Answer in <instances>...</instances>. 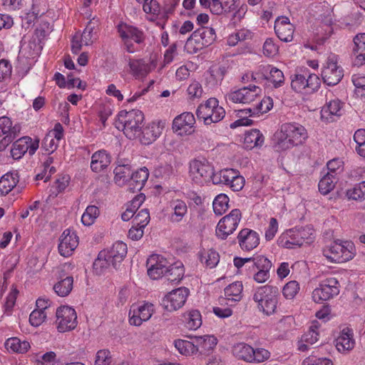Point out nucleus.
<instances>
[{
  "label": "nucleus",
  "mask_w": 365,
  "mask_h": 365,
  "mask_svg": "<svg viewBox=\"0 0 365 365\" xmlns=\"http://www.w3.org/2000/svg\"><path fill=\"white\" fill-rule=\"evenodd\" d=\"M356 345L354 330L349 327L344 328V351H351Z\"/></svg>",
  "instance_id": "e2e57ef3"
},
{
  "label": "nucleus",
  "mask_w": 365,
  "mask_h": 365,
  "mask_svg": "<svg viewBox=\"0 0 365 365\" xmlns=\"http://www.w3.org/2000/svg\"><path fill=\"white\" fill-rule=\"evenodd\" d=\"M265 71H269V76L267 79L272 82L274 88H279L284 85V76L281 70L272 66L267 65Z\"/></svg>",
  "instance_id": "8fccbe9b"
},
{
  "label": "nucleus",
  "mask_w": 365,
  "mask_h": 365,
  "mask_svg": "<svg viewBox=\"0 0 365 365\" xmlns=\"http://www.w3.org/2000/svg\"><path fill=\"white\" fill-rule=\"evenodd\" d=\"M291 88L296 93L311 94L320 87L321 81L317 75L306 67L297 68L291 76Z\"/></svg>",
  "instance_id": "7ed1b4c3"
},
{
  "label": "nucleus",
  "mask_w": 365,
  "mask_h": 365,
  "mask_svg": "<svg viewBox=\"0 0 365 365\" xmlns=\"http://www.w3.org/2000/svg\"><path fill=\"white\" fill-rule=\"evenodd\" d=\"M73 278L72 277H66V278L58 282L54 286L55 292L60 297H66L70 294L73 289Z\"/></svg>",
  "instance_id": "09e8293b"
},
{
  "label": "nucleus",
  "mask_w": 365,
  "mask_h": 365,
  "mask_svg": "<svg viewBox=\"0 0 365 365\" xmlns=\"http://www.w3.org/2000/svg\"><path fill=\"white\" fill-rule=\"evenodd\" d=\"M339 292V282L335 277H329L314 289L312 299L316 303H321L337 295Z\"/></svg>",
  "instance_id": "9b49d317"
},
{
  "label": "nucleus",
  "mask_w": 365,
  "mask_h": 365,
  "mask_svg": "<svg viewBox=\"0 0 365 365\" xmlns=\"http://www.w3.org/2000/svg\"><path fill=\"white\" fill-rule=\"evenodd\" d=\"M16 128L12 125V121L6 116L0 117V150H4L16 137Z\"/></svg>",
  "instance_id": "b1692460"
},
{
  "label": "nucleus",
  "mask_w": 365,
  "mask_h": 365,
  "mask_svg": "<svg viewBox=\"0 0 365 365\" xmlns=\"http://www.w3.org/2000/svg\"><path fill=\"white\" fill-rule=\"evenodd\" d=\"M97 33L94 31V26L89 22L82 34L76 33L71 41V50L73 53H78L82 46L91 45L97 39Z\"/></svg>",
  "instance_id": "f3484780"
},
{
  "label": "nucleus",
  "mask_w": 365,
  "mask_h": 365,
  "mask_svg": "<svg viewBox=\"0 0 365 365\" xmlns=\"http://www.w3.org/2000/svg\"><path fill=\"white\" fill-rule=\"evenodd\" d=\"M63 137V128L60 123H56L54 128L48 132L42 142V148L48 155L53 153L58 147L59 141Z\"/></svg>",
  "instance_id": "412c9836"
},
{
  "label": "nucleus",
  "mask_w": 365,
  "mask_h": 365,
  "mask_svg": "<svg viewBox=\"0 0 365 365\" xmlns=\"http://www.w3.org/2000/svg\"><path fill=\"white\" fill-rule=\"evenodd\" d=\"M195 118L190 112H185L176 116L173 121V130L179 135H190L194 131Z\"/></svg>",
  "instance_id": "a211bd4d"
},
{
  "label": "nucleus",
  "mask_w": 365,
  "mask_h": 365,
  "mask_svg": "<svg viewBox=\"0 0 365 365\" xmlns=\"http://www.w3.org/2000/svg\"><path fill=\"white\" fill-rule=\"evenodd\" d=\"M111 163V156L105 150L95 152L91 156V168L95 173H100L107 168Z\"/></svg>",
  "instance_id": "c85d7f7f"
},
{
  "label": "nucleus",
  "mask_w": 365,
  "mask_h": 365,
  "mask_svg": "<svg viewBox=\"0 0 365 365\" xmlns=\"http://www.w3.org/2000/svg\"><path fill=\"white\" fill-rule=\"evenodd\" d=\"M264 141V137L257 129H252L245 134L244 143L247 148L252 149L261 147Z\"/></svg>",
  "instance_id": "4c0bfd02"
},
{
  "label": "nucleus",
  "mask_w": 365,
  "mask_h": 365,
  "mask_svg": "<svg viewBox=\"0 0 365 365\" xmlns=\"http://www.w3.org/2000/svg\"><path fill=\"white\" fill-rule=\"evenodd\" d=\"M155 312L152 303L144 302L141 305H133L129 312V322L131 325L140 326L149 320Z\"/></svg>",
  "instance_id": "2eb2a0df"
},
{
  "label": "nucleus",
  "mask_w": 365,
  "mask_h": 365,
  "mask_svg": "<svg viewBox=\"0 0 365 365\" xmlns=\"http://www.w3.org/2000/svg\"><path fill=\"white\" fill-rule=\"evenodd\" d=\"M320 324L317 321H314L312 323L309 330L302 335V338L303 341H305L310 345L314 344L319 340V329Z\"/></svg>",
  "instance_id": "864d4df0"
},
{
  "label": "nucleus",
  "mask_w": 365,
  "mask_h": 365,
  "mask_svg": "<svg viewBox=\"0 0 365 365\" xmlns=\"http://www.w3.org/2000/svg\"><path fill=\"white\" fill-rule=\"evenodd\" d=\"M200 260L202 264L210 269L217 266L220 261V255L215 250L211 249L204 250L200 254Z\"/></svg>",
  "instance_id": "a18cd8bd"
},
{
  "label": "nucleus",
  "mask_w": 365,
  "mask_h": 365,
  "mask_svg": "<svg viewBox=\"0 0 365 365\" xmlns=\"http://www.w3.org/2000/svg\"><path fill=\"white\" fill-rule=\"evenodd\" d=\"M117 29L126 51L130 53H135L137 50L131 41L138 44L143 43L145 40L143 31L137 27L125 23L119 24Z\"/></svg>",
  "instance_id": "6e6552de"
},
{
  "label": "nucleus",
  "mask_w": 365,
  "mask_h": 365,
  "mask_svg": "<svg viewBox=\"0 0 365 365\" xmlns=\"http://www.w3.org/2000/svg\"><path fill=\"white\" fill-rule=\"evenodd\" d=\"M274 148L277 151H284L303 145L308 138L307 129L301 124L292 122L281 125L275 134Z\"/></svg>",
  "instance_id": "f257e3e1"
},
{
  "label": "nucleus",
  "mask_w": 365,
  "mask_h": 365,
  "mask_svg": "<svg viewBox=\"0 0 365 365\" xmlns=\"http://www.w3.org/2000/svg\"><path fill=\"white\" fill-rule=\"evenodd\" d=\"M354 140L356 144L355 148L356 153L365 158V129L357 130L354 135Z\"/></svg>",
  "instance_id": "13d9d810"
},
{
  "label": "nucleus",
  "mask_w": 365,
  "mask_h": 365,
  "mask_svg": "<svg viewBox=\"0 0 365 365\" xmlns=\"http://www.w3.org/2000/svg\"><path fill=\"white\" fill-rule=\"evenodd\" d=\"M278 289L271 285L258 287L254 291L253 300L258 302H263L266 299L277 296Z\"/></svg>",
  "instance_id": "e433bc0d"
},
{
  "label": "nucleus",
  "mask_w": 365,
  "mask_h": 365,
  "mask_svg": "<svg viewBox=\"0 0 365 365\" xmlns=\"http://www.w3.org/2000/svg\"><path fill=\"white\" fill-rule=\"evenodd\" d=\"M216 39V34L214 29L207 26H202L195 30L188 38L187 43H195L198 48L211 45Z\"/></svg>",
  "instance_id": "6ab92c4d"
},
{
  "label": "nucleus",
  "mask_w": 365,
  "mask_h": 365,
  "mask_svg": "<svg viewBox=\"0 0 365 365\" xmlns=\"http://www.w3.org/2000/svg\"><path fill=\"white\" fill-rule=\"evenodd\" d=\"M128 252L127 245L121 241L115 242L110 250L105 251L111 265L117 269L123 261Z\"/></svg>",
  "instance_id": "a878e982"
},
{
  "label": "nucleus",
  "mask_w": 365,
  "mask_h": 365,
  "mask_svg": "<svg viewBox=\"0 0 365 365\" xmlns=\"http://www.w3.org/2000/svg\"><path fill=\"white\" fill-rule=\"evenodd\" d=\"M123 59L125 63V71L137 80L146 78L156 68L158 61L156 54L151 55L148 60L133 58L128 55H124Z\"/></svg>",
  "instance_id": "20e7f679"
},
{
  "label": "nucleus",
  "mask_w": 365,
  "mask_h": 365,
  "mask_svg": "<svg viewBox=\"0 0 365 365\" xmlns=\"http://www.w3.org/2000/svg\"><path fill=\"white\" fill-rule=\"evenodd\" d=\"M78 245V237L75 232L66 230L60 237L58 251L63 257L71 256Z\"/></svg>",
  "instance_id": "4be33fe9"
},
{
  "label": "nucleus",
  "mask_w": 365,
  "mask_h": 365,
  "mask_svg": "<svg viewBox=\"0 0 365 365\" xmlns=\"http://www.w3.org/2000/svg\"><path fill=\"white\" fill-rule=\"evenodd\" d=\"M19 175L16 172L7 173L0 178V194L6 195L11 192L18 183Z\"/></svg>",
  "instance_id": "72a5a7b5"
},
{
  "label": "nucleus",
  "mask_w": 365,
  "mask_h": 365,
  "mask_svg": "<svg viewBox=\"0 0 365 365\" xmlns=\"http://www.w3.org/2000/svg\"><path fill=\"white\" fill-rule=\"evenodd\" d=\"M342 241L337 240L324 249L323 255L331 262L339 263L342 259Z\"/></svg>",
  "instance_id": "473e14b6"
},
{
  "label": "nucleus",
  "mask_w": 365,
  "mask_h": 365,
  "mask_svg": "<svg viewBox=\"0 0 365 365\" xmlns=\"http://www.w3.org/2000/svg\"><path fill=\"white\" fill-rule=\"evenodd\" d=\"M112 362L110 352L108 349H101L96 353L95 365H110Z\"/></svg>",
  "instance_id": "774afa93"
},
{
  "label": "nucleus",
  "mask_w": 365,
  "mask_h": 365,
  "mask_svg": "<svg viewBox=\"0 0 365 365\" xmlns=\"http://www.w3.org/2000/svg\"><path fill=\"white\" fill-rule=\"evenodd\" d=\"M168 261L159 255H152L147 260L148 274L153 279L165 276L169 265Z\"/></svg>",
  "instance_id": "aec40b11"
},
{
  "label": "nucleus",
  "mask_w": 365,
  "mask_h": 365,
  "mask_svg": "<svg viewBox=\"0 0 365 365\" xmlns=\"http://www.w3.org/2000/svg\"><path fill=\"white\" fill-rule=\"evenodd\" d=\"M163 127L159 123H152L142 129L141 135L138 137L141 143L149 145L155 141L161 135Z\"/></svg>",
  "instance_id": "7c9ffc66"
},
{
  "label": "nucleus",
  "mask_w": 365,
  "mask_h": 365,
  "mask_svg": "<svg viewBox=\"0 0 365 365\" xmlns=\"http://www.w3.org/2000/svg\"><path fill=\"white\" fill-rule=\"evenodd\" d=\"M311 230L309 227L291 229L280 236L279 245L287 249L301 247L305 242L312 240Z\"/></svg>",
  "instance_id": "0eeeda50"
},
{
  "label": "nucleus",
  "mask_w": 365,
  "mask_h": 365,
  "mask_svg": "<svg viewBox=\"0 0 365 365\" xmlns=\"http://www.w3.org/2000/svg\"><path fill=\"white\" fill-rule=\"evenodd\" d=\"M277 304V296L272 297L269 299H266L263 302H258L257 307L260 311L267 315L273 314Z\"/></svg>",
  "instance_id": "bf43d9fd"
},
{
  "label": "nucleus",
  "mask_w": 365,
  "mask_h": 365,
  "mask_svg": "<svg viewBox=\"0 0 365 365\" xmlns=\"http://www.w3.org/2000/svg\"><path fill=\"white\" fill-rule=\"evenodd\" d=\"M274 31L281 41L290 42L293 39L294 26L287 17H281L275 21Z\"/></svg>",
  "instance_id": "393cba45"
},
{
  "label": "nucleus",
  "mask_w": 365,
  "mask_h": 365,
  "mask_svg": "<svg viewBox=\"0 0 365 365\" xmlns=\"http://www.w3.org/2000/svg\"><path fill=\"white\" fill-rule=\"evenodd\" d=\"M174 344L175 347L182 355L192 356L197 353L195 339L193 341L184 339H177L175 341Z\"/></svg>",
  "instance_id": "c03bdc74"
},
{
  "label": "nucleus",
  "mask_w": 365,
  "mask_h": 365,
  "mask_svg": "<svg viewBox=\"0 0 365 365\" xmlns=\"http://www.w3.org/2000/svg\"><path fill=\"white\" fill-rule=\"evenodd\" d=\"M195 346L200 355H207L217 343V338L211 335L195 336Z\"/></svg>",
  "instance_id": "c756f323"
},
{
  "label": "nucleus",
  "mask_w": 365,
  "mask_h": 365,
  "mask_svg": "<svg viewBox=\"0 0 365 365\" xmlns=\"http://www.w3.org/2000/svg\"><path fill=\"white\" fill-rule=\"evenodd\" d=\"M170 207L173 212L170 215V220L172 222H180L187 213V206L182 200H173L170 202Z\"/></svg>",
  "instance_id": "c9c22d12"
},
{
  "label": "nucleus",
  "mask_w": 365,
  "mask_h": 365,
  "mask_svg": "<svg viewBox=\"0 0 365 365\" xmlns=\"http://www.w3.org/2000/svg\"><path fill=\"white\" fill-rule=\"evenodd\" d=\"M57 329L66 332L74 329L77 326V315L74 309L68 306H61L56 309Z\"/></svg>",
  "instance_id": "f8f14e48"
},
{
  "label": "nucleus",
  "mask_w": 365,
  "mask_h": 365,
  "mask_svg": "<svg viewBox=\"0 0 365 365\" xmlns=\"http://www.w3.org/2000/svg\"><path fill=\"white\" fill-rule=\"evenodd\" d=\"M349 199L363 201L365 200V180L356 184L352 188L346 190Z\"/></svg>",
  "instance_id": "603ef678"
},
{
  "label": "nucleus",
  "mask_w": 365,
  "mask_h": 365,
  "mask_svg": "<svg viewBox=\"0 0 365 365\" xmlns=\"http://www.w3.org/2000/svg\"><path fill=\"white\" fill-rule=\"evenodd\" d=\"M270 269L267 267L265 269L245 270L248 279H252L259 284L266 282L270 277Z\"/></svg>",
  "instance_id": "3c124183"
},
{
  "label": "nucleus",
  "mask_w": 365,
  "mask_h": 365,
  "mask_svg": "<svg viewBox=\"0 0 365 365\" xmlns=\"http://www.w3.org/2000/svg\"><path fill=\"white\" fill-rule=\"evenodd\" d=\"M28 140L30 141L29 136H25L18 139L13 143L11 150V155L14 159L19 160L21 158L26 152H28Z\"/></svg>",
  "instance_id": "79ce46f5"
},
{
  "label": "nucleus",
  "mask_w": 365,
  "mask_h": 365,
  "mask_svg": "<svg viewBox=\"0 0 365 365\" xmlns=\"http://www.w3.org/2000/svg\"><path fill=\"white\" fill-rule=\"evenodd\" d=\"M241 211L239 209H234L228 215L223 217L216 227V236L219 239L225 240L236 230L241 220Z\"/></svg>",
  "instance_id": "1a4fd4ad"
},
{
  "label": "nucleus",
  "mask_w": 365,
  "mask_h": 365,
  "mask_svg": "<svg viewBox=\"0 0 365 365\" xmlns=\"http://www.w3.org/2000/svg\"><path fill=\"white\" fill-rule=\"evenodd\" d=\"M215 175L212 165L205 158H194L189 163V176L193 182L203 185Z\"/></svg>",
  "instance_id": "423d86ee"
},
{
  "label": "nucleus",
  "mask_w": 365,
  "mask_h": 365,
  "mask_svg": "<svg viewBox=\"0 0 365 365\" xmlns=\"http://www.w3.org/2000/svg\"><path fill=\"white\" fill-rule=\"evenodd\" d=\"M351 81L355 86L356 94L360 97H365V75L361 73L354 74Z\"/></svg>",
  "instance_id": "680f3d73"
},
{
  "label": "nucleus",
  "mask_w": 365,
  "mask_h": 365,
  "mask_svg": "<svg viewBox=\"0 0 365 365\" xmlns=\"http://www.w3.org/2000/svg\"><path fill=\"white\" fill-rule=\"evenodd\" d=\"M107 258L105 250L99 252L97 259L93 262V269L98 274L102 273L111 264V262Z\"/></svg>",
  "instance_id": "052dcab7"
},
{
  "label": "nucleus",
  "mask_w": 365,
  "mask_h": 365,
  "mask_svg": "<svg viewBox=\"0 0 365 365\" xmlns=\"http://www.w3.org/2000/svg\"><path fill=\"white\" fill-rule=\"evenodd\" d=\"M149 177L148 170L144 167L135 172H131L128 182V188L132 192L140 191L147 182Z\"/></svg>",
  "instance_id": "cd10ccee"
},
{
  "label": "nucleus",
  "mask_w": 365,
  "mask_h": 365,
  "mask_svg": "<svg viewBox=\"0 0 365 365\" xmlns=\"http://www.w3.org/2000/svg\"><path fill=\"white\" fill-rule=\"evenodd\" d=\"M338 57L334 54L330 55L327 61L326 66L322 71L324 83L329 86L338 84L342 78L341 71L337 66Z\"/></svg>",
  "instance_id": "4468645a"
},
{
  "label": "nucleus",
  "mask_w": 365,
  "mask_h": 365,
  "mask_svg": "<svg viewBox=\"0 0 365 365\" xmlns=\"http://www.w3.org/2000/svg\"><path fill=\"white\" fill-rule=\"evenodd\" d=\"M233 264L240 272H242L244 269H265L266 267L268 269H271L272 267V262L262 255H255L252 257H235L233 259Z\"/></svg>",
  "instance_id": "9d476101"
},
{
  "label": "nucleus",
  "mask_w": 365,
  "mask_h": 365,
  "mask_svg": "<svg viewBox=\"0 0 365 365\" xmlns=\"http://www.w3.org/2000/svg\"><path fill=\"white\" fill-rule=\"evenodd\" d=\"M99 215V209L96 205H89L82 215L81 222L86 226L93 225Z\"/></svg>",
  "instance_id": "4d7b16f0"
},
{
  "label": "nucleus",
  "mask_w": 365,
  "mask_h": 365,
  "mask_svg": "<svg viewBox=\"0 0 365 365\" xmlns=\"http://www.w3.org/2000/svg\"><path fill=\"white\" fill-rule=\"evenodd\" d=\"M252 349L253 348L251 346L245 343H238L233 346L232 353L239 359L247 362H252Z\"/></svg>",
  "instance_id": "37998d69"
},
{
  "label": "nucleus",
  "mask_w": 365,
  "mask_h": 365,
  "mask_svg": "<svg viewBox=\"0 0 365 365\" xmlns=\"http://www.w3.org/2000/svg\"><path fill=\"white\" fill-rule=\"evenodd\" d=\"M341 115L339 100H333L321 110V119L326 123L338 120Z\"/></svg>",
  "instance_id": "bb28decb"
},
{
  "label": "nucleus",
  "mask_w": 365,
  "mask_h": 365,
  "mask_svg": "<svg viewBox=\"0 0 365 365\" xmlns=\"http://www.w3.org/2000/svg\"><path fill=\"white\" fill-rule=\"evenodd\" d=\"M341 166V161L339 158H334L331 160H329L327 164V170L328 172L327 173L329 175H331V177H339L341 175L342 173V168Z\"/></svg>",
  "instance_id": "69168bd1"
},
{
  "label": "nucleus",
  "mask_w": 365,
  "mask_h": 365,
  "mask_svg": "<svg viewBox=\"0 0 365 365\" xmlns=\"http://www.w3.org/2000/svg\"><path fill=\"white\" fill-rule=\"evenodd\" d=\"M4 346L9 352L17 354H24L31 348L29 341H21L18 337H11L6 339Z\"/></svg>",
  "instance_id": "f704fd0d"
},
{
  "label": "nucleus",
  "mask_w": 365,
  "mask_h": 365,
  "mask_svg": "<svg viewBox=\"0 0 365 365\" xmlns=\"http://www.w3.org/2000/svg\"><path fill=\"white\" fill-rule=\"evenodd\" d=\"M189 294V289L185 287L173 289L163 298L161 305L168 312L175 311L185 304Z\"/></svg>",
  "instance_id": "ddd939ff"
},
{
  "label": "nucleus",
  "mask_w": 365,
  "mask_h": 365,
  "mask_svg": "<svg viewBox=\"0 0 365 365\" xmlns=\"http://www.w3.org/2000/svg\"><path fill=\"white\" fill-rule=\"evenodd\" d=\"M185 326L190 330H196L202 324L201 314L197 310H191L183 314Z\"/></svg>",
  "instance_id": "ea45409f"
},
{
  "label": "nucleus",
  "mask_w": 365,
  "mask_h": 365,
  "mask_svg": "<svg viewBox=\"0 0 365 365\" xmlns=\"http://www.w3.org/2000/svg\"><path fill=\"white\" fill-rule=\"evenodd\" d=\"M299 290V284L297 281H290L283 287L282 293L285 298L293 299Z\"/></svg>",
  "instance_id": "338daca9"
},
{
  "label": "nucleus",
  "mask_w": 365,
  "mask_h": 365,
  "mask_svg": "<svg viewBox=\"0 0 365 365\" xmlns=\"http://www.w3.org/2000/svg\"><path fill=\"white\" fill-rule=\"evenodd\" d=\"M144 115L139 110H121L118 115L115 126L122 130L129 139H135L141 135Z\"/></svg>",
  "instance_id": "f03ea898"
},
{
  "label": "nucleus",
  "mask_w": 365,
  "mask_h": 365,
  "mask_svg": "<svg viewBox=\"0 0 365 365\" xmlns=\"http://www.w3.org/2000/svg\"><path fill=\"white\" fill-rule=\"evenodd\" d=\"M243 284L242 282H235L225 289V295L227 300L239 302L242 297Z\"/></svg>",
  "instance_id": "a19ab883"
},
{
  "label": "nucleus",
  "mask_w": 365,
  "mask_h": 365,
  "mask_svg": "<svg viewBox=\"0 0 365 365\" xmlns=\"http://www.w3.org/2000/svg\"><path fill=\"white\" fill-rule=\"evenodd\" d=\"M196 115L199 120H202L204 124L208 125L221 121L225 116V110L219 106L217 98H210L198 106Z\"/></svg>",
  "instance_id": "39448f33"
},
{
  "label": "nucleus",
  "mask_w": 365,
  "mask_h": 365,
  "mask_svg": "<svg viewBox=\"0 0 365 365\" xmlns=\"http://www.w3.org/2000/svg\"><path fill=\"white\" fill-rule=\"evenodd\" d=\"M229 198L225 194L218 195L214 200L212 203L214 212L217 215H222L228 209Z\"/></svg>",
  "instance_id": "5fc2aeb1"
},
{
  "label": "nucleus",
  "mask_w": 365,
  "mask_h": 365,
  "mask_svg": "<svg viewBox=\"0 0 365 365\" xmlns=\"http://www.w3.org/2000/svg\"><path fill=\"white\" fill-rule=\"evenodd\" d=\"M237 239L240 248L246 252L256 248L259 245L260 240L259 234L249 228L241 230L238 233Z\"/></svg>",
  "instance_id": "5701e85b"
},
{
  "label": "nucleus",
  "mask_w": 365,
  "mask_h": 365,
  "mask_svg": "<svg viewBox=\"0 0 365 365\" xmlns=\"http://www.w3.org/2000/svg\"><path fill=\"white\" fill-rule=\"evenodd\" d=\"M236 170L232 168H226L215 173L212 178L213 184H223L229 187L233 178L236 176Z\"/></svg>",
  "instance_id": "58836bf2"
},
{
  "label": "nucleus",
  "mask_w": 365,
  "mask_h": 365,
  "mask_svg": "<svg viewBox=\"0 0 365 365\" xmlns=\"http://www.w3.org/2000/svg\"><path fill=\"white\" fill-rule=\"evenodd\" d=\"M262 89L257 86L243 87L227 94L229 101L236 103H250L258 98Z\"/></svg>",
  "instance_id": "dca6fc26"
},
{
  "label": "nucleus",
  "mask_w": 365,
  "mask_h": 365,
  "mask_svg": "<svg viewBox=\"0 0 365 365\" xmlns=\"http://www.w3.org/2000/svg\"><path fill=\"white\" fill-rule=\"evenodd\" d=\"M113 173L115 183L123 185L128 182L131 173L130 166L119 165L115 168Z\"/></svg>",
  "instance_id": "49530a36"
},
{
  "label": "nucleus",
  "mask_w": 365,
  "mask_h": 365,
  "mask_svg": "<svg viewBox=\"0 0 365 365\" xmlns=\"http://www.w3.org/2000/svg\"><path fill=\"white\" fill-rule=\"evenodd\" d=\"M185 274V268L182 262L177 261L169 264L165 277L173 284L179 283Z\"/></svg>",
  "instance_id": "2f4dec72"
},
{
  "label": "nucleus",
  "mask_w": 365,
  "mask_h": 365,
  "mask_svg": "<svg viewBox=\"0 0 365 365\" xmlns=\"http://www.w3.org/2000/svg\"><path fill=\"white\" fill-rule=\"evenodd\" d=\"M150 219L148 210L144 208L140 210L137 214H135V217L133 219V224L136 226H140L141 227H145L150 222Z\"/></svg>",
  "instance_id": "0e129e2a"
},
{
  "label": "nucleus",
  "mask_w": 365,
  "mask_h": 365,
  "mask_svg": "<svg viewBox=\"0 0 365 365\" xmlns=\"http://www.w3.org/2000/svg\"><path fill=\"white\" fill-rule=\"evenodd\" d=\"M339 177H331L329 174L324 175L319 182V190L323 195L328 194L334 187L336 183V180H339Z\"/></svg>",
  "instance_id": "6e6d98bb"
},
{
  "label": "nucleus",
  "mask_w": 365,
  "mask_h": 365,
  "mask_svg": "<svg viewBox=\"0 0 365 365\" xmlns=\"http://www.w3.org/2000/svg\"><path fill=\"white\" fill-rule=\"evenodd\" d=\"M273 107L272 99L270 97H264L253 109L251 108L240 110L241 113L252 115L256 112L264 113L270 110Z\"/></svg>",
  "instance_id": "de8ad7c7"
}]
</instances>
